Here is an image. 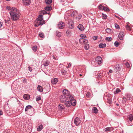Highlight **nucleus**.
Listing matches in <instances>:
<instances>
[{
    "mask_svg": "<svg viewBox=\"0 0 133 133\" xmlns=\"http://www.w3.org/2000/svg\"><path fill=\"white\" fill-rule=\"evenodd\" d=\"M10 14L11 19L13 21L17 20L19 18L20 15L18 11H10Z\"/></svg>",
    "mask_w": 133,
    "mask_h": 133,
    "instance_id": "1",
    "label": "nucleus"
},
{
    "mask_svg": "<svg viewBox=\"0 0 133 133\" xmlns=\"http://www.w3.org/2000/svg\"><path fill=\"white\" fill-rule=\"evenodd\" d=\"M45 23L44 21L42 15H40L37 19L36 23L35 24V26H38L40 25H42Z\"/></svg>",
    "mask_w": 133,
    "mask_h": 133,
    "instance_id": "2",
    "label": "nucleus"
},
{
    "mask_svg": "<svg viewBox=\"0 0 133 133\" xmlns=\"http://www.w3.org/2000/svg\"><path fill=\"white\" fill-rule=\"evenodd\" d=\"M63 95L65 96L68 99H69L72 95L70 94L69 91H68L67 89H64L63 91Z\"/></svg>",
    "mask_w": 133,
    "mask_h": 133,
    "instance_id": "3",
    "label": "nucleus"
},
{
    "mask_svg": "<svg viewBox=\"0 0 133 133\" xmlns=\"http://www.w3.org/2000/svg\"><path fill=\"white\" fill-rule=\"evenodd\" d=\"M52 8L51 6H48L45 8V10L41 11V14H49V13L47 12V11H49L52 9Z\"/></svg>",
    "mask_w": 133,
    "mask_h": 133,
    "instance_id": "4",
    "label": "nucleus"
},
{
    "mask_svg": "<svg viewBox=\"0 0 133 133\" xmlns=\"http://www.w3.org/2000/svg\"><path fill=\"white\" fill-rule=\"evenodd\" d=\"M68 100L70 101L71 105L73 106H75L76 104V101L75 99H74L72 96L70 97L69 99H68Z\"/></svg>",
    "mask_w": 133,
    "mask_h": 133,
    "instance_id": "5",
    "label": "nucleus"
},
{
    "mask_svg": "<svg viewBox=\"0 0 133 133\" xmlns=\"http://www.w3.org/2000/svg\"><path fill=\"white\" fill-rule=\"evenodd\" d=\"M68 24L69 28L71 29H72L74 26V23L73 21L71 19L69 20Z\"/></svg>",
    "mask_w": 133,
    "mask_h": 133,
    "instance_id": "6",
    "label": "nucleus"
},
{
    "mask_svg": "<svg viewBox=\"0 0 133 133\" xmlns=\"http://www.w3.org/2000/svg\"><path fill=\"white\" fill-rule=\"evenodd\" d=\"M95 61L98 64H101L102 62V58L100 56H97L95 58Z\"/></svg>",
    "mask_w": 133,
    "mask_h": 133,
    "instance_id": "7",
    "label": "nucleus"
},
{
    "mask_svg": "<svg viewBox=\"0 0 133 133\" xmlns=\"http://www.w3.org/2000/svg\"><path fill=\"white\" fill-rule=\"evenodd\" d=\"M31 109H32V110H32V112L31 113H30V114H29L30 115H32L34 113V108L31 105H28L27 106L25 109V111H27L28 110H30Z\"/></svg>",
    "mask_w": 133,
    "mask_h": 133,
    "instance_id": "8",
    "label": "nucleus"
},
{
    "mask_svg": "<svg viewBox=\"0 0 133 133\" xmlns=\"http://www.w3.org/2000/svg\"><path fill=\"white\" fill-rule=\"evenodd\" d=\"M60 99L62 103H64L67 100H68V98L66 97L63 95H62L60 96Z\"/></svg>",
    "mask_w": 133,
    "mask_h": 133,
    "instance_id": "9",
    "label": "nucleus"
},
{
    "mask_svg": "<svg viewBox=\"0 0 133 133\" xmlns=\"http://www.w3.org/2000/svg\"><path fill=\"white\" fill-rule=\"evenodd\" d=\"M74 123L77 126H78L81 123V120L78 117H76L74 120Z\"/></svg>",
    "mask_w": 133,
    "mask_h": 133,
    "instance_id": "10",
    "label": "nucleus"
},
{
    "mask_svg": "<svg viewBox=\"0 0 133 133\" xmlns=\"http://www.w3.org/2000/svg\"><path fill=\"white\" fill-rule=\"evenodd\" d=\"M65 26L64 23L62 22H60L58 24V27L60 29H63Z\"/></svg>",
    "mask_w": 133,
    "mask_h": 133,
    "instance_id": "11",
    "label": "nucleus"
},
{
    "mask_svg": "<svg viewBox=\"0 0 133 133\" xmlns=\"http://www.w3.org/2000/svg\"><path fill=\"white\" fill-rule=\"evenodd\" d=\"M79 42L80 43L85 44L88 42L87 40L83 38H80L79 39Z\"/></svg>",
    "mask_w": 133,
    "mask_h": 133,
    "instance_id": "12",
    "label": "nucleus"
},
{
    "mask_svg": "<svg viewBox=\"0 0 133 133\" xmlns=\"http://www.w3.org/2000/svg\"><path fill=\"white\" fill-rule=\"evenodd\" d=\"M23 4L25 5H28L30 3V0H23Z\"/></svg>",
    "mask_w": 133,
    "mask_h": 133,
    "instance_id": "13",
    "label": "nucleus"
},
{
    "mask_svg": "<svg viewBox=\"0 0 133 133\" xmlns=\"http://www.w3.org/2000/svg\"><path fill=\"white\" fill-rule=\"evenodd\" d=\"M121 67L120 65L119 64H117L115 67V69L114 70L116 72H117L120 70L121 69Z\"/></svg>",
    "mask_w": 133,
    "mask_h": 133,
    "instance_id": "14",
    "label": "nucleus"
},
{
    "mask_svg": "<svg viewBox=\"0 0 133 133\" xmlns=\"http://www.w3.org/2000/svg\"><path fill=\"white\" fill-rule=\"evenodd\" d=\"M124 35V33L122 32H121L119 34L118 36L120 40H122L123 39Z\"/></svg>",
    "mask_w": 133,
    "mask_h": 133,
    "instance_id": "15",
    "label": "nucleus"
},
{
    "mask_svg": "<svg viewBox=\"0 0 133 133\" xmlns=\"http://www.w3.org/2000/svg\"><path fill=\"white\" fill-rule=\"evenodd\" d=\"M77 28L79 30L82 31H83L84 29L83 26L81 24H79Z\"/></svg>",
    "mask_w": 133,
    "mask_h": 133,
    "instance_id": "16",
    "label": "nucleus"
},
{
    "mask_svg": "<svg viewBox=\"0 0 133 133\" xmlns=\"http://www.w3.org/2000/svg\"><path fill=\"white\" fill-rule=\"evenodd\" d=\"M128 118L129 119V121H128V122L129 123L130 122H132L133 119V116L131 114L128 115L127 116Z\"/></svg>",
    "mask_w": 133,
    "mask_h": 133,
    "instance_id": "17",
    "label": "nucleus"
},
{
    "mask_svg": "<svg viewBox=\"0 0 133 133\" xmlns=\"http://www.w3.org/2000/svg\"><path fill=\"white\" fill-rule=\"evenodd\" d=\"M38 90L40 92H43V90H44V89H43V87L40 85H38L37 87Z\"/></svg>",
    "mask_w": 133,
    "mask_h": 133,
    "instance_id": "18",
    "label": "nucleus"
},
{
    "mask_svg": "<svg viewBox=\"0 0 133 133\" xmlns=\"http://www.w3.org/2000/svg\"><path fill=\"white\" fill-rule=\"evenodd\" d=\"M57 82L58 79L56 78H55L51 80V82L53 84H56Z\"/></svg>",
    "mask_w": 133,
    "mask_h": 133,
    "instance_id": "19",
    "label": "nucleus"
},
{
    "mask_svg": "<svg viewBox=\"0 0 133 133\" xmlns=\"http://www.w3.org/2000/svg\"><path fill=\"white\" fill-rule=\"evenodd\" d=\"M68 101L65 103V105L66 107H69L71 106V104L70 101Z\"/></svg>",
    "mask_w": 133,
    "mask_h": 133,
    "instance_id": "20",
    "label": "nucleus"
},
{
    "mask_svg": "<svg viewBox=\"0 0 133 133\" xmlns=\"http://www.w3.org/2000/svg\"><path fill=\"white\" fill-rule=\"evenodd\" d=\"M50 62L49 61L46 60L45 61H44L43 63V64L45 66H47L49 65Z\"/></svg>",
    "mask_w": 133,
    "mask_h": 133,
    "instance_id": "21",
    "label": "nucleus"
},
{
    "mask_svg": "<svg viewBox=\"0 0 133 133\" xmlns=\"http://www.w3.org/2000/svg\"><path fill=\"white\" fill-rule=\"evenodd\" d=\"M92 111L95 114L97 113L98 111L97 108L95 107H93L92 108Z\"/></svg>",
    "mask_w": 133,
    "mask_h": 133,
    "instance_id": "22",
    "label": "nucleus"
},
{
    "mask_svg": "<svg viewBox=\"0 0 133 133\" xmlns=\"http://www.w3.org/2000/svg\"><path fill=\"white\" fill-rule=\"evenodd\" d=\"M125 97L128 100H129L131 99V96L130 94H125Z\"/></svg>",
    "mask_w": 133,
    "mask_h": 133,
    "instance_id": "23",
    "label": "nucleus"
},
{
    "mask_svg": "<svg viewBox=\"0 0 133 133\" xmlns=\"http://www.w3.org/2000/svg\"><path fill=\"white\" fill-rule=\"evenodd\" d=\"M77 12L76 11H74L71 14V15L72 17H75L76 15H77Z\"/></svg>",
    "mask_w": 133,
    "mask_h": 133,
    "instance_id": "24",
    "label": "nucleus"
},
{
    "mask_svg": "<svg viewBox=\"0 0 133 133\" xmlns=\"http://www.w3.org/2000/svg\"><path fill=\"white\" fill-rule=\"evenodd\" d=\"M43 125L42 124L39 125L37 128V131H41L43 129Z\"/></svg>",
    "mask_w": 133,
    "mask_h": 133,
    "instance_id": "25",
    "label": "nucleus"
},
{
    "mask_svg": "<svg viewBox=\"0 0 133 133\" xmlns=\"http://www.w3.org/2000/svg\"><path fill=\"white\" fill-rule=\"evenodd\" d=\"M106 44L105 43H100L99 45V47L100 48H104L106 46Z\"/></svg>",
    "mask_w": 133,
    "mask_h": 133,
    "instance_id": "26",
    "label": "nucleus"
},
{
    "mask_svg": "<svg viewBox=\"0 0 133 133\" xmlns=\"http://www.w3.org/2000/svg\"><path fill=\"white\" fill-rule=\"evenodd\" d=\"M23 97L25 99H28L30 98V97L29 95L25 94L23 95Z\"/></svg>",
    "mask_w": 133,
    "mask_h": 133,
    "instance_id": "27",
    "label": "nucleus"
},
{
    "mask_svg": "<svg viewBox=\"0 0 133 133\" xmlns=\"http://www.w3.org/2000/svg\"><path fill=\"white\" fill-rule=\"evenodd\" d=\"M84 48L86 50H88L89 48V44L86 43L85 44H84Z\"/></svg>",
    "mask_w": 133,
    "mask_h": 133,
    "instance_id": "28",
    "label": "nucleus"
},
{
    "mask_svg": "<svg viewBox=\"0 0 133 133\" xmlns=\"http://www.w3.org/2000/svg\"><path fill=\"white\" fill-rule=\"evenodd\" d=\"M45 2L47 4H50L52 2V0H45Z\"/></svg>",
    "mask_w": 133,
    "mask_h": 133,
    "instance_id": "29",
    "label": "nucleus"
},
{
    "mask_svg": "<svg viewBox=\"0 0 133 133\" xmlns=\"http://www.w3.org/2000/svg\"><path fill=\"white\" fill-rule=\"evenodd\" d=\"M105 31L107 33L109 34L111 33L112 31L109 28L106 29Z\"/></svg>",
    "mask_w": 133,
    "mask_h": 133,
    "instance_id": "30",
    "label": "nucleus"
},
{
    "mask_svg": "<svg viewBox=\"0 0 133 133\" xmlns=\"http://www.w3.org/2000/svg\"><path fill=\"white\" fill-rule=\"evenodd\" d=\"M121 90L118 88H117L116 91H114V93L115 94H118L119 92H121Z\"/></svg>",
    "mask_w": 133,
    "mask_h": 133,
    "instance_id": "31",
    "label": "nucleus"
},
{
    "mask_svg": "<svg viewBox=\"0 0 133 133\" xmlns=\"http://www.w3.org/2000/svg\"><path fill=\"white\" fill-rule=\"evenodd\" d=\"M66 34L67 36L70 37L71 35V32L69 30H67L66 31Z\"/></svg>",
    "mask_w": 133,
    "mask_h": 133,
    "instance_id": "32",
    "label": "nucleus"
},
{
    "mask_svg": "<svg viewBox=\"0 0 133 133\" xmlns=\"http://www.w3.org/2000/svg\"><path fill=\"white\" fill-rule=\"evenodd\" d=\"M61 32L58 31H56V36L58 37H60L61 36Z\"/></svg>",
    "mask_w": 133,
    "mask_h": 133,
    "instance_id": "33",
    "label": "nucleus"
},
{
    "mask_svg": "<svg viewBox=\"0 0 133 133\" xmlns=\"http://www.w3.org/2000/svg\"><path fill=\"white\" fill-rule=\"evenodd\" d=\"M123 100H122V103L124 104L127 101V100H128L126 98V97H123Z\"/></svg>",
    "mask_w": 133,
    "mask_h": 133,
    "instance_id": "34",
    "label": "nucleus"
},
{
    "mask_svg": "<svg viewBox=\"0 0 133 133\" xmlns=\"http://www.w3.org/2000/svg\"><path fill=\"white\" fill-rule=\"evenodd\" d=\"M32 49L34 51H36L37 50V47L36 46H34L32 47Z\"/></svg>",
    "mask_w": 133,
    "mask_h": 133,
    "instance_id": "35",
    "label": "nucleus"
},
{
    "mask_svg": "<svg viewBox=\"0 0 133 133\" xmlns=\"http://www.w3.org/2000/svg\"><path fill=\"white\" fill-rule=\"evenodd\" d=\"M18 110L20 111L21 112L23 110V107H22L20 105L18 107Z\"/></svg>",
    "mask_w": 133,
    "mask_h": 133,
    "instance_id": "36",
    "label": "nucleus"
},
{
    "mask_svg": "<svg viewBox=\"0 0 133 133\" xmlns=\"http://www.w3.org/2000/svg\"><path fill=\"white\" fill-rule=\"evenodd\" d=\"M41 98L40 96H38L36 97V100L37 101L41 100Z\"/></svg>",
    "mask_w": 133,
    "mask_h": 133,
    "instance_id": "37",
    "label": "nucleus"
},
{
    "mask_svg": "<svg viewBox=\"0 0 133 133\" xmlns=\"http://www.w3.org/2000/svg\"><path fill=\"white\" fill-rule=\"evenodd\" d=\"M103 10H104V11H109V9L107 7H105L104 6L103 7Z\"/></svg>",
    "mask_w": 133,
    "mask_h": 133,
    "instance_id": "38",
    "label": "nucleus"
},
{
    "mask_svg": "<svg viewBox=\"0 0 133 133\" xmlns=\"http://www.w3.org/2000/svg\"><path fill=\"white\" fill-rule=\"evenodd\" d=\"M11 11H14V12H17V9L15 7H12L11 9Z\"/></svg>",
    "mask_w": 133,
    "mask_h": 133,
    "instance_id": "39",
    "label": "nucleus"
},
{
    "mask_svg": "<svg viewBox=\"0 0 133 133\" xmlns=\"http://www.w3.org/2000/svg\"><path fill=\"white\" fill-rule=\"evenodd\" d=\"M126 29L127 30H131V27L128 25H127L125 26Z\"/></svg>",
    "mask_w": 133,
    "mask_h": 133,
    "instance_id": "40",
    "label": "nucleus"
},
{
    "mask_svg": "<svg viewBox=\"0 0 133 133\" xmlns=\"http://www.w3.org/2000/svg\"><path fill=\"white\" fill-rule=\"evenodd\" d=\"M80 36L82 37L81 38L84 39L85 38H86L87 36L85 35L81 34L80 35Z\"/></svg>",
    "mask_w": 133,
    "mask_h": 133,
    "instance_id": "41",
    "label": "nucleus"
},
{
    "mask_svg": "<svg viewBox=\"0 0 133 133\" xmlns=\"http://www.w3.org/2000/svg\"><path fill=\"white\" fill-rule=\"evenodd\" d=\"M66 73V71L64 70H62L61 71V73L63 75H65Z\"/></svg>",
    "mask_w": 133,
    "mask_h": 133,
    "instance_id": "42",
    "label": "nucleus"
},
{
    "mask_svg": "<svg viewBox=\"0 0 133 133\" xmlns=\"http://www.w3.org/2000/svg\"><path fill=\"white\" fill-rule=\"evenodd\" d=\"M39 36L41 37L44 38V34L43 33H40L39 34Z\"/></svg>",
    "mask_w": 133,
    "mask_h": 133,
    "instance_id": "43",
    "label": "nucleus"
},
{
    "mask_svg": "<svg viewBox=\"0 0 133 133\" xmlns=\"http://www.w3.org/2000/svg\"><path fill=\"white\" fill-rule=\"evenodd\" d=\"M102 17L104 19H106L107 18V15L103 13L102 14Z\"/></svg>",
    "mask_w": 133,
    "mask_h": 133,
    "instance_id": "44",
    "label": "nucleus"
},
{
    "mask_svg": "<svg viewBox=\"0 0 133 133\" xmlns=\"http://www.w3.org/2000/svg\"><path fill=\"white\" fill-rule=\"evenodd\" d=\"M104 6H102V5L101 4L99 6H98V9H100V10H102V9H103V7H104Z\"/></svg>",
    "mask_w": 133,
    "mask_h": 133,
    "instance_id": "45",
    "label": "nucleus"
},
{
    "mask_svg": "<svg viewBox=\"0 0 133 133\" xmlns=\"http://www.w3.org/2000/svg\"><path fill=\"white\" fill-rule=\"evenodd\" d=\"M116 47H117L118 46L119 44V43L117 41H116L114 43Z\"/></svg>",
    "mask_w": 133,
    "mask_h": 133,
    "instance_id": "46",
    "label": "nucleus"
},
{
    "mask_svg": "<svg viewBox=\"0 0 133 133\" xmlns=\"http://www.w3.org/2000/svg\"><path fill=\"white\" fill-rule=\"evenodd\" d=\"M115 28L117 29H120V27L117 24L115 23Z\"/></svg>",
    "mask_w": 133,
    "mask_h": 133,
    "instance_id": "47",
    "label": "nucleus"
},
{
    "mask_svg": "<svg viewBox=\"0 0 133 133\" xmlns=\"http://www.w3.org/2000/svg\"><path fill=\"white\" fill-rule=\"evenodd\" d=\"M86 96L87 97H89L90 96V93L89 92H88Z\"/></svg>",
    "mask_w": 133,
    "mask_h": 133,
    "instance_id": "48",
    "label": "nucleus"
},
{
    "mask_svg": "<svg viewBox=\"0 0 133 133\" xmlns=\"http://www.w3.org/2000/svg\"><path fill=\"white\" fill-rule=\"evenodd\" d=\"M112 38L111 37H107L105 38L106 40H107L109 41H111L112 40Z\"/></svg>",
    "mask_w": 133,
    "mask_h": 133,
    "instance_id": "49",
    "label": "nucleus"
},
{
    "mask_svg": "<svg viewBox=\"0 0 133 133\" xmlns=\"http://www.w3.org/2000/svg\"><path fill=\"white\" fill-rule=\"evenodd\" d=\"M125 65L127 68H129L130 67V65L128 63V62L126 63H125Z\"/></svg>",
    "mask_w": 133,
    "mask_h": 133,
    "instance_id": "50",
    "label": "nucleus"
},
{
    "mask_svg": "<svg viewBox=\"0 0 133 133\" xmlns=\"http://www.w3.org/2000/svg\"><path fill=\"white\" fill-rule=\"evenodd\" d=\"M111 128L110 127H107L105 129V131H110V130Z\"/></svg>",
    "mask_w": 133,
    "mask_h": 133,
    "instance_id": "51",
    "label": "nucleus"
},
{
    "mask_svg": "<svg viewBox=\"0 0 133 133\" xmlns=\"http://www.w3.org/2000/svg\"><path fill=\"white\" fill-rule=\"evenodd\" d=\"M93 38L94 40H95L97 39V36H94L93 37Z\"/></svg>",
    "mask_w": 133,
    "mask_h": 133,
    "instance_id": "52",
    "label": "nucleus"
},
{
    "mask_svg": "<svg viewBox=\"0 0 133 133\" xmlns=\"http://www.w3.org/2000/svg\"><path fill=\"white\" fill-rule=\"evenodd\" d=\"M71 63H69L68 65V66L67 67V68H70L71 67Z\"/></svg>",
    "mask_w": 133,
    "mask_h": 133,
    "instance_id": "53",
    "label": "nucleus"
},
{
    "mask_svg": "<svg viewBox=\"0 0 133 133\" xmlns=\"http://www.w3.org/2000/svg\"><path fill=\"white\" fill-rule=\"evenodd\" d=\"M6 9H7L8 10H11L10 7V6H7V7H6Z\"/></svg>",
    "mask_w": 133,
    "mask_h": 133,
    "instance_id": "54",
    "label": "nucleus"
},
{
    "mask_svg": "<svg viewBox=\"0 0 133 133\" xmlns=\"http://www.w3.org/2000/svg\"><path fill=\"white\" fill-rule=\"evenodd\" d=\"M82 17V16L80 15H79L78 17H77V18L78 19H80L81 18V17Z\"/></svg>",
    "mask_w": 133,
    "mask_h": 133,
    "instance_id": "55",
    "label": "nucleus"
},
{
    "mask_svg": "<svg viewBox=\"0 0 133 133\" xmlns=\"http://www.w3.org/2000/svg\"><path fill=\"white\" fill-rule=\"evenodd\" d=\"M59 108L61 109H63L64 108V107L63 106L59 105Z\"/></svg>",
    "mask_w": 133,
    "mask_h": 133,
    "instance_id": "56",
    "label": "nucleus"
},
{
    "mask_svg": "<svg viewBox=\"0 0 133 133\" xmlns=\"http://www.w3.org/2000/svg\"><path fill=\"white\" fill-rule=\"evenodd\" d=\"M28 68H29V71H30V72H31L32 70V68L30 66H29L28 67Z\"/></svg>",
    "mask_w": 133,
    "mask_h": 133,
    "instance_id": "57",
    "label": "nucleus"
},
{
    "mask_svg": "<svg viewBox=\"0 0 133 133\" xmlns=\"http://www.w3.org/2000/svg\"><path fill=\"white\" fill-rule=\"evenodd\" d=\"M108 102L109 103L111 104V100L109 99L108 100Z\"/></svg>",
    "mask_w": 133,
    "mask_h": 133,
    "instance_id": "58",
    "label": "nucleus"
},
{
    "mask_svg": "<svg viewBox=\"0 0 133 133\" xmlns=\"http://www.w3.org/2000/svg\"><path fill=\"white\" fill-rule=\"evenodd\" d=\"M3 112L2 111H0V115H2L3 114Z\"/></svg>",
    "mask_w": 133,
    "mask_h": 133,
    "instance_id": "59",
    "label": "nucleus"
},
{
    "mask_svg": "<svg viewBox=\"0 0 133 133\" xmlns=\"http://www.w3.org/2000/svg\"><path fill=\"white\" fill-rule=\"evenodd\" d=\"M2 25V23L1 22H0V28H1V26Z\"/></svg>",
    "mask_w": 133,
    "mask_h": 133,
    "instance_id": "60",
    "label": "nucleus"
},
{
    "mask_svg": "<svg viewBox=\"0 0 133 133\" xmlns=\"http://www.w3.org/2000/svg\"><path fill=\"white\" fill-rule=\"evenodd\" d=\"M3 133H8V132H7V131H4Z\"/></svg>",
    "mask_w": 133,
    "mask_h": 133,
    "instance_id": "61",
    "label": "nucleus"
},
{
    "mask_svg": "<svg viewBox=\"0 0 133 133\" xmlns=\"http://www.w3.org/2000/svg\"><path fill=\"white\" fill-rule=\"evenodd\" d=\"M112 71H113L112 70H111V69L110 70H109V72H110V73H112Z\"/></svg>",
    "mask_w": 133,
    "mask_h": 133,
    "instance_id": "62",
    "label": "nucleus"
},
{
    "mask_svg": "<svg viewBox=\"0 0 133 133\" xmlns=\"http://www.w3.org/2000/svg\"><path fill=\"white\" fill-rule=\"evenodd\" d=\"M133 125V123H131V124H130V125Z\"/></svg>",
    "mask_w": 133,
    "mask_h": 133,
    "instance_id": "63",
    "label": "nucleus"
},
{
    "mask_svg": "<svg viewBox=\"0 0 133 133\" xmlns=\"http://www.w3.org/2000/svg\"><path fill=\"white\" fill-rule=\"evenodd\" d=\"M5 23H7V21H9L8 20V21H6V20H5Z\"/></svg>",
    "mask_w": 133,
    "mask_h": 133,
    "instance_id": "64",
    "label": "nucleus"
}]
</instances>
